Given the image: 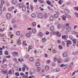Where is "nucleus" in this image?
I'll use <instances>...</instances> for the list:
<instances>
[{
    "label": "nucleus",
    "instance_id": "nucleus-15",
    "mask_svg": "<svg viewBox=\"0 0 78 78\" xmlns=\"http://www.w3.org/2000/svg\"><path fill=\"white\" fill-rule=\"evenodd\" d=\"M54 17L55 18H58L59 17V15L58 13L55 14L54 15Z\"/></svg>",
    "mask_w": 78,
    "mask_h": 78
},
{
    "label": "nucleus",
    "instance_id": "nucleus-41",
    "mask_svg": "<svg viewBox=\"0 0 78 78\" xmlns=\"http://www.w3.org/2000/svg\"><path fill=\"white\" fill-rule=\"evenodd\" d=\"M72 34H77V33L75 32V31H73L72 32Z\"/></svg>",
    "mask_w": 78,
    "mask_h": 78
},
{
    "label": "nucleus",
    "instance_id": "nucleus-42",
    "mask_svg": "<svg viewBox=\"0 0 78 78\" xmlns=\"http://www.w3.org/2000/svg\"><path fill=\"white\" fill-rule=\"evenodd\" d=\"M25 67H23L22 68V70L23 72H25Z\"/></svg>",
    "mask_w": 78,
    "mask_h": 78
},
{
    "label": "nucleus",
    "instance_id": "nucleus-38",
    "mask_svg": "<svg viewBox=\"0 0 78 78\" xmlns=\"http://www.w3.org/2000/svg\"><path fill=\"white\" fill-rule=\"evenodd\" d=\"M7 61L6 58H4L3 60V63H4L5 62V61Z\"/></svg>",
    "mask_w": 78,
    "mask_h": 78
},
{
    "label": "nucleus",
    "instance_id": "nucleus-10",
    "mask_svg": "<svg viewBox=\"0 0 78 78\" xmlns=\"http://www.w3.org/2000/svg\"><path fill=\"white\" fill-rule=\"evenodd\" d=\"M69 60H70V58H67L65 59V62H69Z\"/></svg>",
    "mask_w": 78,
    "mask_h": 78
},
{
    "label": "nucleus",
    "instance_id": "nucleus-22",
    "mask_svg": "<svg viewBox=\"0 0 78 78\" xmlns=\"http://www.w3.org/2000/svg\"><path fill=\"white\" fill-rule=\"evenodd\" d=\"M23 10L24 11H26V6H23Z\"/></svg>",
    "mask_w": 78,
    "mask_h": 78
},
{
    "label": "nucleus",
    "instance_id": "nucleus-64",
    "mask_svg": "<svg viewBox=\"0 0 78 78\" xmlns=\"http://www.w3.org/2000/svg\"><path fill=\"white\" fill-rule=\"evenodd\" d=\"M74 9H76V10H77V11H78V7H74Z\"/></svg>",
    "mask_w": 78,
    "mask_h": 78
},
{
    "label": "nucleus",
    "instance_id": "nucleus-43",
    "mask_svg": "<svg viewBox=\"0 0 78 78\" xmlns=\"http://www.w3.org/2000/svg\"><path fill=\"white\" fill-rule=\"evenodd\" d=\"M51 34L53 35L55 34V32L54 31H52L51 32Z\"/></svg>",
    "mask_w": 78,
    "mask_h": 78
},
{
    "label": "nucleus",
    "instance_id": "nucleus-2",
    "mask_svg": "<svg viewBox=\"0 0 78 78\" xmlns=\"http://www.w3.org/2000/svg\"><path fill=\"white\" fill-rule=\"evenodd\" d=\"M17 3V1L16 0H12L11 2V3L12 5H16Z\"/></svg>",
    "mask_w": 78,
    "mask_h": 78
},
{
    "label": "nucleus",
    "instance_id": "nucleus-18",
    "mask_svg": "<svg viewBox=\"0 0 78 78\" xmlns=\"http://www.w3.org/2000/svg\"><path fill=\"white\" fill-rule=\"evenodd\" d=\"M32 25L33 27H36V23L35 22H33L32 23Z\"/></svg>",
    "mask_w": 78,
    "mask_h": 78
},
{
    "label": "nucleus",
    "instance_id": "nucleus-59",
    "mask_svg": "<svg viewBox=\"0 0 78 78\" xmlns=\"http://www.w3.org/2000/svg\"><path fill=\"white\" fill-rule=\"evenodd\" d=\"M66 17L65 16H64L63 17V19L64 20H66Z\"/></svg>",
    "mask_w": 78,
    "mask_h": 78
},
{
    "label": "nucleus",
    "instance_id": "nucleus-36",
    "mask_svg": "<svg viewBox=\"0 0 78 78\" xmlns=\"http://www.w3.org/2000/svg\"><path fill=\"white\" fill-rule=\"evenodd\" d=\"M32 48H33V47L32 46H29L28 49L31 50V49H32Z\"/></svg>",
    "mask_w": 78,
    "mask_h": 78
},
{
    "label": "nucleus",
    "instance_id": "nucleus-44",
    "mask_svg": "<svg viewBox=\"0 0 78 78\" xmlns=\"http://www.w3.org/2000/svg\"><path fill=\"white\" fill-rule=\"evenodd\" d=\"M52 51L53 53H56L57 52V51H56L55 50V49H53L52 50Z\"/></svg>",
    "mask_w": 78,
    "mask_h": 78
},
{
    "label": "nucleus",
    "instance_id": "nucleus-32",
    "mask_svg": "<svg viewBox=\"0 0 78 78\" xmlns=\"http://www.w3.org/2000/svg\"><path fill=\"white\" fill-rule=\"evenodd\" d=\"M23 78H28V76H26V75H24L23 76Z\"/></svg>",
    "mask_w": 78,
    "mask_h": 78
},
{
    "label": "nucleus",
    "instance_id": "nucleus-53",
    "mask_svg": "<svg viewBox=\"0 0 78 78\" xmlns=\"http://www.w3.org/2000/svg\"><path fill=\"white\" fill-rule=\"evenodd\" d=\"M72 66H73V63H70V64L69 66V67H72Z\"/></svg>",
    "mask_w": 78,
    "mask_h": 78
},
{
    "label": "nucleus",
    "instance_id": "nucleus-39",
    "mask_svg": "<svg viewBox=\"0 0 78 78\" xmlns=\"http://www.w3.org/2000/svg\"><path fill=\"white\" fill-rule=\"evenodd\" d=\"M58 28H61V25L58 24Z\"/></svg>",
    "mask_w": 78,
    "mask_h": 78
},
{
    "label": "nucleus",
    "instance_id": "nucleus-13",
    "mask_svg": "<svg viewBox=\"0 0 78 78\" xmlns=\"http://www.w3.org/2000/svg\"><path fill=\"white\" fill-rule=\"evenodd\" d=\"M64 11L66 13L68 14V13H69V10L67 9H64Z\"/></svg>",
    "mask_w": 78,
    "mask_h": 78
},
{
    "label": "nucleus",
    "instance_id": "nucleus-3",
    "mask_svg": "<svg viewBox=\"0 0 78 78\" xmlns=\"http://www.w3.org/2000/svg\"><path fill=\"white\" fill-rule=\"evenodd\" d=\"M13 73H12V69H10L9 70L8 73L9 75H11V74H14V70H13Z\"/></svg>",
    "mask_w": 78,
    "mask_h": 78
},
{
    "label": "nucleus",
    "instance_id": "nucleus-62",
    "mask_svg": "<svg viewBox=\"0 0 78 78\" xmlns=\"http://www.w3.org/2000/svg\"><path fill=\"white\" fill-rule=\"evenodd\" d=\"M46 34L48 35V34H49V32L48 31H47L46 33H45Z\"/></svg>",
    "mask_w": 78,
    "mask_h": 78
},
{
    "label": "nucleus",
    "instance_id": "nucleus-1",
    "mask_svg": "<svg viewBox=\"0 0 78 78\" xmlns=\"http://www.w3.org/2000/svg\"><path fill=\"white\" fill-rule=\"evenodd\" d=\"M44 17V15H43V14L40 13L38 14V18H39L40 19H42V18H43Z\"/></svg>",
    "mask_w": 78,
    "mask_h": 78
},
{
    "label": "nucleus",
    "instance_id": "nucleus-19",
    "mask_svg": "<svg viewBox=\"0 0 78 78\" xmlns=\"http://www.w3.org/2000/svg\"><path fill=\"white\" fill-rule=\"evenodd\" d=\"M41 70V67H38L37 68V72H40Z\"/></svg>",
    "mask_w": 78,
    "mask_h": 78
},
{
    "label": "nucleus",
    "instance_id": "nucleus-34",
    "mask_svg": "<svg viewBox=\"0 0 78 78\" xmlns=\"http://www.w3.org/2000/svg\"><path fill=\"white\" fill-rule=\"evenodd\" d=\"M23 45H27V44L26 43V41H24L23 42Z\"/></svg>",
    "mask_w": 78,
    "mask_h": 78
},
{
    "label": "nucleus",
    "instance_id": "nucleus-61",
    "mask_svg": "<svg viewBox=\"0 0 78 78\" xmlns=\"http://www.w3.org/2000/svg\"><path fill=\"white\" fill-rule=\"evenodd\" d=\"M77 27H78V26H77L76 25H75L74 26V29H76V28H77Z\"/></svg>",
    "mask_w": 78,
    "mask_h": 78
},
{
    "label": "nucleus",
    "instance_id": "nucleus-8",
    "mask_svg": "<svg viewBox=\"0 0 78 78\" xmlns=\"http://www.w3.org/2000/svg\"><path fill=\"white\" fill-rule=\"evenodd\" d=\"M20 8H21L23 6V3H21L19 5Z\"/></svg>",
    "mask_w": 78,
    "mask_h": 78
},
{
    "label": "nucleus",
    "instance_id": "nucleus-48",
    "mask_svg": "<svg viewBox=\"0 0 78 78\" xmlns=\"http://www.w3.org/2000/svg\"><path fill=\"white\" fill-rule=\"evenodd\" d=\"M12 10V9H11V8H9L8 9V11H11Z\"/></svg>",
    "mask_w": 78,
    "mask_h": 78
},
{
    "label": "nucleus",
    "instance_id": "nucleus-6",
    "mask_svg": "<svg viewBox=\"0 0 78 78\" xmlns=\"http://www.w3.org/2000/svg\"><path fill=\"white\" fill-rule=\"evenodd\" d=\"M31 16L33 18H35L36 17V14L35 13H33L31 15Z\"/></svg>",
    "mask_w": 78,
    "mask_h": 78
},
{
    "label": "nucleus",
    "instance_id": "nucleus-12",
    "mask_svg": "<svg viewBox=\"0 0 78 78\" xmlns=\"http://www.w3.org/2000/svg\"><path fill=\"white\" fill-rule=\"evenodd\" d=\"M11 14L10 13H7L6 15V17L9 18L11 17Z\"/></svg>",
    "mask_w": 78,
    "mask_h": 78
},
{
    "label": "nucleus",
    "instance_id": "nucleus-60",
    "mask_svg": "<svg viewBox=\"0 0 78 78\" xmlns=\"http://www.w3.org/2000/svg\"><path fill=\"white\" fill-rule=\"evenodd\" d=\"M2 14V10L0 9V15Z\"/></svg>",
    "mask_w": 78,
    "mask_h": 78
},
{
    "label": "nucleus",
    "instance_id": "nucleus-63",
    "mask_svg": "<svg viewBox=\"0 0 78 78\" xmlns=\"http://www.w3.org/2000/svg\"><path fill=\"white\" fill-rule=\"evenodd\" d=\"M47 63H48V64H49V63H50V60H47Z\"/></svg>",
    "mask_w": 78,
    "mask_h": 78
},
{
    "label": "nucleus",
    "instance_id": "nucleus-14",
    "mask_svg": "<svg viewBox=\"0 0 78 78\" xmlns=\"http://www.w3.org/2000/svg\"><path fill=\"white\" fill-rule=\"evenodd\" d=\"M23 67L26 68V69H27V70H28V69H29V68L26 65L24 64L23 65Z\"/></svg>",
    "mask_w": 78,
    "mask_h": 78
},
{
    "label": "nucleus",
    "instance_id": "nucleus-28",
    "mask_svg": "<svg viewBox=\"0 0 78 78\" xmlns=\"http://www.w3.org/2000/svg\"><path fill=\"white\" fill-rule=\"evenodd\" d=\"M47 40V39L46 38H43L42 39V42H45Z\"/></svg>",
    "mask_w": 78,
    "mask_h": 78
},
{
    "label": "nucleus",
    "instance_id": "nucleus-31",
    "mask_svg": "<svg viewBox=\"0 0 78 78\" xmlns=\"http://www.w3.org/2000/svg\"><path fill=\"white\" fill-rule=\"evenodd\" d=\"M32 31L33 33H35L36 32V30H35L34 29H33L32 30Z\"/></svg>",
    "mask_w": 78,
    "mask_h": 78
},
{
    "label": "nucleus",
    "instance_id": "nucleus-23",
    "mask_svg": "<svg viewBox=\"0 0 78 78\" xmlns=\"http://www.w3.org/2000/svg\"><path fill=\"white\" fill-rule=\"evenodd\" d=\"M46 3H47V4L49 5H51V2L50 1H46Z\"/></svg>",
    "mask_w": 78,
    "mask_h": 78
},
{
    "label": "nucleus",
    "instance_id": "nucleus-54",
    "mask_svg": "<svg viewBox=\"0 0 78 78\" xmlns=\"http://www.w3.org/2000/svg\"><path fill=\"white\" fill-rule=\"evenodd\" d=\"M57 59H57V58H56L55 57V58H54V61H57Z\"/></svg>",
    "mask_w": 78,
    "mask_h": 78
},
{
    "label": "nucleus",
    "instance_id": "nucleus-4",
    "mask_svg": "<svg viewBox=\"0 0 78 78\" xmlns=\"http://www.w3.org/2000/svg\"><path fill=\"white\" fill-rule=\"evenodd\" d=\"M71 30H72V28H71V27H68L66 28V30L67 31L70 32L71 31Z\"/></svg>",
    "mask_w": 78,
    "mask_h": 78
},
{
    "label": "nucleus",
    "instance_id": "nucleus-37",
    "mask_svg": "<svg viewBox=\"0 0 78 78\" xmlns=\"http://www.w3.org/2000/svg\"><path fill=\"white\" fill-rule=\"evenodd\" d=\"M66 17H68L69 19H70V18H71V16H70V15H69V14H67L66 15Z\"/></svg>",
    "mask_w": 78,
    "mask_h": 78
},
{
    "label": "nucleus",
    "instance_id": "nucleus-35",
    "mask_svg": "<svg viewBox=\"0 0 78 78\" xmlns=\"http://www.w3.org/2000/svg\"><path fill=\"white\" fill-rule=\"evenodd\" d=\"M5 55H8L9 53L8 51H6L5 52Z\"/></svg>",
    "mask_w": 78,
    "mask_h": 78
},
{
    "label": "nucleus",
    "instance_id": "nucleus-33",
    "mask_svg": "<svg viewBox=\"0 0 78 78\" xmlns=\"http://www.w3.org/2000/svg\"><path fill=\"white\" fill-rule=\"evenodd\" d=\"M48 17V15H47V13H45L44 14V17L46 19H47V17Z\"/></svg>",
    "mask_w": 78,
    "mask_h": 78
},
{
    "label": "nucleus",
    "instance_id": "nucleus-5",
    "mask_svg": "<svg viewBox=\"0 0 78 78\" xmlns=\"http://www.w3.org/2000/svg\"><path fill=\"white\" fill-rule=\"evenodd\" d=\"M12 54L14 56H16L19 53L17 52H12Z\"/></svg>",
    "mask_w": 78,
    "mask_h": 78
},
{
    "label": "nucleus",
    "instance_id": "nucleus-56",
    "mask_svg": "<svg viewBox=\"0 0 78 78\" xmlns=\"http://www.w3.org/2000/svg\"><path fill=\"white\" fill-rule=\"evenodd\" d=\"M4 31V30L3 29H0V32H2V31Z\"/></svg>",
    "mask_w": 78,
    "mask_h": 78
},
{
    "label": "nucleus",
    "instance_id": "nucleus-21",
    "mask_svg": "<svg viewBox=\"0 0 78 78\" xmlns=\"http://www.w3.org/2000/svg\"><path fill=\"white\" fill-rule=\"evenodd\" d=\"M46 70L47 71L49 70V66H46L45 67Z\"/></svg>",
    "mask_w": 78,
    "mask_h": 78
},
{
    "label": "nucleus",
    "instance_id": "nucleus-40",
    "mask_svg": "<svg viewBox=\"0 0 78 78\" xmlns=\"http://www.w3.org/2000/svg\"><path fill=\"white\" fill-rule=\"evenodd\" d=\"M51 30H54V27L53 26H52L50 28Z\"/></svg>",
    "mask_w": 78,
    "mask_h": 78
},
{
    "label": "nucleus",
    "instance_id": "nucleus-45",
    "mask_svg": "<svg viewBox=\"0 0 78 78\" xmlns=\"http://www.w3.org/2000/svg\"><path fill=\"white\" fill-rule=\"evenodd\" d=\"M4 35H5V34H0V37H2V36H4Z\"/></svg>",
    "mask_w": 78,
    "mask_h": 78
},
{
    "label": "nucleus",
    "instance_id": "nucleus-57",
    "mask_svg": "<svg viewBox=\"0 0 78 78\" xmlns=\"http://www.w3.org/2000/svg\"><path fill=\"white\" fill-rule=\"evenodd\" d=\"M39 34H40L41 36H42V33L40 32L39 33Z\"/></svg>",
    "mask_w": 78,
    "mask_h": 78
},
{
    "label": "nucleus",
    "instance_id": "nucleus-58",
    "mask_svg": "<svg viewBox=\"0 0 78 78\" xmlns=\"http://www.w3.org/2000/svg\"><path fill=\"white\" fill-rule=\"evenodd\" d=\"M30 8H31V10H33V6L31 5L30 6Z\"/></svg>",
    "mask_w": 78,
    "mask_h": 78
},
{
    "label": "nucleus",
    "instance_id": "nucleus-9",
    "mask_svg": "<svg viewBox=\"0 0 78 78\" xmlns=\"http://www.w3.org/2000/svg\"><path fill=\"white\" fill-rule=\"evenodd\" d=\"M63 56L65 57H67V53L66 52H64L63 54Z\"/></svg>",
    "mask_w": 78,
    "mask_h": 78
},
{
    "label": "nucleus",
    "instance_id": "nucleus-29",
    "mask_svg": "<svg viewBox=\"0 0 78 78\" xmlns=\"http://www.w3.org/2000/svg\"><path fill=\"white\" fill-rule=\"evenodd\" d=\"M16 34L17 36H19L20 34V32L19 31H17L16 32Z\"/></svg>",
    "mask_w": 78,
    "mask_h": 78
},
{
    "label": "nucleus",
    "instance_id": "nucleus-11",
    "mask_svg": "<svg viewBox=\"0 0 78 78\" xmlns=\"http://www.w3.org/2000/svg\"><path fill=\"white\" fill-rule=\"evenodd\" d=\"M29 61L31 62H33L34 61V58L32 57H30L29 58Z\"/></svg>",
    "mask_w": 78,
    "mask_h": 78
},
{
    "label": "nucleus",
    "instance_id": "nucleus-26",
    "mask_svg": "<svg viewBox=\"0 0 78 78\" xmlns=\"http://www.w3.org/2000/svg\"><path fill=\"white\" fill-rule=\"evenodd\" d=\"M75 71L72 74L71 73H70V76H73V75H74L75 74Z\"/></svg>",
    "mask_w": 78,
    "mask_h": 78
},
{
    "label": "nucleus",
    "instance_id": "nucleus-30",
    "mask_svg": "<svg viewBox=\"0 0 78 78\" xmlns=\"http://www.w3.org/2000/svg\"><path fill=\"white\" fill-rule=\"evenodd\" d=\"M26 36L27 37H30V35L28 33H27L26 34Z\"/></svg>",
    "mask_w": 78,
    "mask_h": 78
},
{
    "label": "nucleus",
    "instance_id": "nucleus-7",
    "mask_svg": "<svg viewBox=\"0 0 78 78\" xmlns=\"http://www.w3.org/2000/svg\"><path fill=\"white\" fill-rule=\"evenodd\" d=\"M1 67L2 69H5L7 67V65L6 64H5L2 65L1 66Z\"/></svg>",
    "mask_w": 78,
    "mask_h": 78
},
{
    "label": "nucleus",
    "instance_id": "nucleus-46",
    "mask_svg": "<svg viewBox=\"0 0 78 78\" xmlns=\"http://www.w3.org/2000/svg\"><path fill=\"white\" fill-rule=\"evenodd\" d=\"M70 42H71V41H67V45H69V44H70Z\"/></svg>",
    "mask_w": 78,
    "mask_h": 78
},
{
    "label": "nucleus",
    "instance_id": "nucleus-55",
    "mask_svg": "<svg viewBox=\"0 0 78 78\" xmlns=\"http://www.w3.org/2000/svg\"><path fill=\"white\" fill-rule=\"evenodd\" d=\"M2 8H3V5L1 4L0 5V8L1 9H2Z\"/></svg>",
    "mask_w": 78,
    "mask_h": 78
},
{
    "label": "nucleus",
    "instance_id": "nucleus-25",
    "mask_svg": "<svg viewBox=\"0 0 78 78\" xmlns=\"http://www.w3.org/2000/svg\"><path fill=\"white\" fill-rule=\"evenodd\" d=\"M17 41L18 42L17 43V44H18L19 45H20V44H21V41H20V40H18Z\"/></svg>",
    "mask_w": 78,
    "mask_h": 78
},
{
    "label": "nucleus",
    "instance_id": "nucleus-47",
    "mask_svg": "<svg viewBox=\"0 0 78 78\" xmlns=\"http://www.w3.org/2000/svg\"><path fill=\"white\" fill-rule=\"evenodd\" d=\"M58 62L59 64L61 62V60L60 59H58Z\"/></svg>",
    "mask_w": 78,
    "mask_h": 78
},
{
    "label": "nucleus",
    "instance_id": "nucleus-24",
    "mask_svg": "<svg viewBox=\"0 0 78 78\" xmlns=\"http://www.w3.org/2000/svg\"><path fill=\"white\" fill-rule=\"evenodd\" d=\"M5 2V1H3V0H1V4L2 5H4Z\"/></svg>",
    "mask_w": 78,
    "mask_h": 78
},
{
    "label": "nucleus",
    "instance_id": "nucleus-49",
    "mask_svg": "<svg viewBox=\"0 0 78 78\" xmlns=\"http://www.w3.org/2000/svg\"><path fill=\"white\" fill-rule=\"evenodd\" d=\"M39 1L40 2H41V3H43L44 2L43 0H39Z\"/></svg>",
    "mask_w": 78,
    "mask_h": 78
},
{
    "label": "nucleus",
    "instance_id": "nucleus-27",
    "mask_svg": "<svg viewBox=\"0 0 78 78\" xmlns=\"http://www.w3.org/2000/svg\"><path fill=\"white\" fill-rule=\"evenodd\" d=\"M50 20H53V16H51L50 18Z\"/></svg>",
    "mask_w": 78,
    "mask_h": 78
},
{
    "label": "nucleus",
    "instance_id": "nucleus-51",
    "mask_svg": "<svg viewBox=\"0 0 78 78\" xmlns=\"http://www.w3.org/2000/svg\"><path fill=\"white\" fill-rule=\"evenodd\" d=\"M59 48H60V49H62V47L61 45H59Z\"/></svg>",
    "mask_w": 78,
    "mask_h": 78
},
{
    "label": "nucleus",
    "instance_id": "nucleus-20",
    "mask_svg": "<svg viewBox=\"0 0 78 78\" xmlns=\"http://www.w3.org/2000/svg\"><path fill=\"white\" fill-rule=\"evenodd\" d=\"M35 65L36 66H40V63L38 62H37L35 63Z\"/></svg>",
    "mask_w": 78,
    "mask_h": 78
},
{
    "label": "nucleus",
    "instance_id": "nucleus-16",
    "mask_svg": "<svg viewBox=\"0 0 78 78\" xmlns=\"http://www.w3.org/2000/svg\"><path fill=\"white\" fill-rule=\"evenodd\" d=\"M30 72L32 73H34L36 72V71L33 69H32L30 70Z\"/></svg>",
    "mask_w": 78,
    "mask_h": 78
},
{
    "label": "nucleus",
    "instance_id": "nucleus-17",
    "mask_svg": "<svg viewBox=\"0 0 78 78\" xmlns=\"http://www.w3.org/2000/svg\"><path fill=\"white\" fill-rule=\"evenodd\" d=\"M67 64L63 66L62 67V69H66V68L67 67Z\"/></svg>",
    "mask_w": 78,
    "mask_h": 78
},
{
    "label": "nucleus",
    "instance_id": "nucleus-50",
    "mask_svg": "<svg viewBox=\"0 0 78 78\" xmlns=\"http://www.w3.org/2000/svg\"><path fill=\"white\" fill-rule=\"evenodd\" d=\"M78 52H74L73 53V55H76L77 54H78Z\"/></svg>",
    "mask_w": 78,
    "mask_h": 78
},
{
    "label": "nucleus",
    "instance_id": "nucleus-52",
    "mask_svg": "<svg viewBox=\"0 0 78 78\" xmlns=\"http://www.w3.org/2000/svg\"><path fill=\"white\" fill-rule=\"evenodd\" d=\"M15 75L16 76H19V74L18 72H17L15 73Z\"/></svg>",
    "mask_w": 78,
    "mask_h": 78
}]
</instances>
